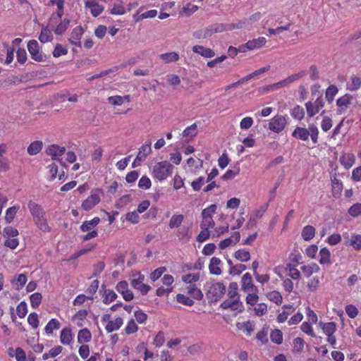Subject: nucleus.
Wrapping results in <instances>:
<instances>
[{
    "mask_svg": "<svg viewBox=\"0 0 361 361\" xmlns=\"http://www.w3.org/2000/svg\"><path fill=\"white\" fill-rule=\"evenodd\" d=\"M28 208L32 215L33 216L34 219L45 216V213L42 207L35 202H30L28 203Z\"/></svg>",
    "mask_w": 361,
    "mask_h": 361,
    "instance_id": "12",
    "label": "nucleus"
},
{
    "mask_svg": "<svg viewBox=\"0 0 361 361\" xmlns=\"http://www.w3.org/2000/svg\"><path fill=\"white\" fill-rule=\"evenodd\" d=\"M322 329L327 336H331L336 330V325L334 322H327L323 324Z\"/></svg>",
    "mask_w": 361,
    "mask_h": 361,
    "instance_id": "43",
    "label": "nucleus"
},
{
    "mask_svg": "<svg viewBox=\"0 0 361 361\" xmlns=\"http://www.w3.org/2000/svg\"><path fill=\"white\" fill-rule=\"evenodd\" d=\"M235 257L241 262H247L250 259V254L245 250H238L234 254Z\"/></svg>",
    "mask_w": 361,
    "mask_h": 361,
    "instance_id": "42",
    "label": "nucleus"
},
{
    "mask_svg": "<svg viewBox=\"0 0 361 361\" xmlns=\"http://www.w3.org/2000/svg\"><path fill=\"white\" fill-rule=\"evenodd\" d=\"M27 322L32 328L37 329L39 326L38 315L35 312H32L27 317Z\"/></svg>",
    "mask_w": 361,
    "mask_h": 361,
    "instance_id": "56",
    "label": "nucleus"
},
{
    "mask_svg": "<svg viewBox=\"0 0 361 361\" xmlns=\"http://www.w3.org/2000/svg\"><path fill=\"white\" fill-rule=\"evenodd\" d=\"M305 107L307 109V116L310 118L313 117L315 114H317L319 111V109L315 106V104L312 102H307L305 104Z\"/></svg>",
    "mask_w": 361,
    "mask_h": 361,
    "instance_id": "47",
    "label": "nucleus"
},
{
    "mask_svg": "<svg viewBox=\"0 0 361 361\" xmlns=\"http://www.w3.org/2000/svg\"><path fill=\"white\" fill-rule=\"evenodd\" d=\"M301 269L306 277H310L313 273H316L319 271V267L315 263H313L311 265L302 266Z\"/></svg>",
    "mask_w": 361,
    "mask_h": 361,
    "instance_id": "29",
    "label": "nucleus"
},
{
    "mask_svg": "<svg viewBox=\"0 0 361 361\" xmlns=\"http://www.w3.org/2000/svg\"><path fill=\"white\" fill-rule=\"evenodd\" d=\"M211 36V31L209 30V27L197 30L193 33V37L196 39H205Z\"/></svg>",
    "mask_w": 361,
    "mask_h": 361,
    "instance_id": "46",
    "label": "nucleus"
},
{
    "mask_svg": "<svg viewBox=\"0 0 361 361\" xmlns=\"http://www.w3.org/2000/svg\"><path fill=\"white\" fill-rule=\"evenodd\" d=\"M100 202V197L96 192H92L91 195L82 202V207L86 211L92 209L97 204Z\"/></svg>",
    "mask_w": 361,
    "mask_h": 361,
    "instance_id": "8",
    "label": "nucleus"
},
{
    "mask_svg": "<svg viewBox=\"0 0 361 361\" xmlns=\"http://www.w3.org/2000/svg\"><path fill=\"white\" fill-rule=\"evenodd\" d=\"M27 49L33 60L38 62L45 61V56L39 51V46L37 40H30L27 43Z\"/></svg>",
    "mask_w": 361,
    "mask_h": 361,
    "instance_id": "3",
    "label": "nucleus"
},
{
    "mask_svg": "<svg viewBox=\"0 0 361 361\" xmlns=\"http://www.w3.org/2000/svg\"><path fill=\"white\" fill-rule=\"evenodd\" d=\"M361 86V79L357 76H352L351 84L348 85V90L355 91L358 90Z\"/></svg>",
    "mask_w": 361,
    "mask_h": 361,
    "instance_id": "51",
    "label": "nucleus"
},
{
    "mask_svg": "<svg viewBox=\"0 0 361 361\" xmlns=\"http://www.w3.org/2000/svg\"><path fill=\"white\" fill-rule=\"evenodd\" d=\"M17 314L19 317L23 318L27 313V304L25 301H22L17 307Z\"/></svg>",
    "mask_w": 361,
    "mask_h": 361,
    "instance_id": "55",
    "label": "nucleus"
},
{
    "mask_svg": "<svg viewBox=\"0 0 361 361\" xmlns=\"http://www.w3.org/2000/svg\"><path fill=\"white\" fill-rule=\"evenodd\" d=\"M338 87L334 85H331L326 90L325 97L329 103H331L336 94L338 93Z\"/></svg>",
    "mask_w": 361,
    "mask_h": 361,
    "instance_id": "27",
    "label": "nucleus"
},
{
    "mask_svg": "<svg viewBox=\"0 0 361 361\" xmlns=\"http://www.w3.org/2000/svg\"><path fill=\"white\" fill-rule=\"evenodd\" d=\"M53 39V35L51 31L49 30L47 27H42L40 35L39 36V40L42 43H46L51 42Z\"/></svg>",
    "mask_w": 361,
    "mask_h": 361,
    "instance_id": "22",
    "label": "nucleus"
},
{
    "mask_svg": "<svg viewBox=\"0 0 361 361\" xmlns=\"http://www.w3.org/2000/svg\"><path fill=\"white\" fill-rule=\"evenodd\" d=\"M140 9L138 11V12H137L133 16L136 22H137L140 20H142L144 18H154L157 14V10H150V11H146L145 13H142L141 14H140Z\"/></svg>",
    "mask_w": 361,
    "mask_h": 361,
    "instance_id": "24",
    "label": "nucleus"
},
{
    "mask_svg": "<svg viewBox=\"0 0 361 361\" xmlns=\"http://www.w3.org/2000/svg\"><path fill=\"white\" fill-rule=\"evenodd\" d=\"M283 308L286 309L287 310L283 311L278 315L277 320L280 323L284 322L287 319L288 316L293 311V306L290 305H285Z\"/></svg>",
    "mask_w": 361,
    "mask_h": 361,
    "instance_id": "31",
    "label": "nucleus"
},
{
    "mask_svg": "<svg viewBox=\"0 0 361 361\" xmlns=\"http://www.w3.org/2000/svg\"><path fill=\"white\" fill-rule=\"evenodd\" d=\"M176 300L179 303L183 304L188 306H192L194 304V301L190 299L189 297L183 295V294H178L176 295Z\"/></svg>",
    "mask_w": 361,
    "mask_h": 361,
    "instance_id": "52",
    "label": "nucleus"
},
{
    "mask_svg": "<svg viewBox=\"0 0 361 361\" xmlns=\"http://www.w3.org/2000/svg\"><path fill=\"white\" fill-rule=\"evenodd\" d=\"M123 324V319L121 317L116 318L114 321H109L106 326V330L108 333L118 330Z\"/></svg>",
    "mask_w": 361,
    "mask_h": 361,
    "instance_id": "20",
    "label": "nucleus"
},
{
    "mask_svg": "<svg viewBox=\"0 0 361 361\" xmlns=\"http://www.w3.org/2000/svg\"><path fill=\"white\" fill-rule=\"evenodd\" d=\"M61 326L60 322L56 319H51L48 324L45 326V332L47 334H51L53 333L54 329H59Z\"/></svg>",
    "mask_w": 361,
    "mask_h": 361,
    "instance_id": "36",
    "label": "nucleus"
},
{
    "mask_svg": "<svg viewBox=\"0 0 361 361\" xmlns=\"http://www.w3.org/2000/svg\"><path fill=\"white\" fill-rule=\"evenodd\" d=\"M160 57L165 63L175 62L177 61L179 59V56L176 52L163 54L160 56Z\"/></svg>",
    "mask_w": 361,
    "mask_h": 361,
    "instance_id": "40",
    "label": "nucleus"
},
{
    "mask_svg": "<svg viewBox=\"0 0 361 361\" xmlns=\"http://www.w3.org/2000/svg\"><path fill=\"white\" fill-rule=\"evenodd\" d=\"M222 309L231 310H238V312H242L244 310V306L241 302L239 301V297L236 298L226 300L220 305Z\"/></svg>",
    "mask_w": 361,
    "mask_h": 361,
    "instance_id": "5",
    "label": "nucleus"
},
{
    "mask_svg": "<svg viewBox=\"0 0 361 361\" xmlns=\"http://www.w3.org/2000/svg\"><path fill=\"white\" fill-rule=\"evenodd\" d=\"M152 152L151 148V142L149 141L148 143L142 145L141 147L139 149V152L137 156L140 157L144 161L146 159L148 154H149Z\"/></svg>",
    "mask_w": 361,
    "mask_h": 361,
    "instance_id": "30",
    "label": "nucleus"
},
{
    "mask_svg": "<svg viewBox=\"0 0 361 361\" xmlns=\"http://www.w3.org/2000/svg\"><path fill=\"white\" fill-rule=\"evenodd\" d=\"M350 245L355 249L360 250L361 249V235H356L352 236V240L350 242Z\"/></svg>",
    "mask_w": 361,
    "mask_h": 361,
    "instance_id": "64",
    "label": "nucleus"
},
{
    "mask_svg": "<svg viewBox=\"0 0 361 361\" xmlns=\"http://www.w3.org/2000/svg\"><path fill=\"white\" fill-rule=\"evenodd\" d=\"M66 151L64 147H59L57 145H51L46 149V153L52 157V159H56V157L62 156Z\"/></svg>",
    "mask_w": 361,
    "mask_h": 361,
    "instance_id": "11",
    "label": "nucleus"
},
{
    "mask_svg": "<svg viewBox=\"0 0 361 361\" xmlns=\"http://www.w3.org/2000/svg\"><path fill=\"white\" fill-rule=\"evenodd\" d=\"M30 299L31 306L37 308L42 302V296L40 293H35L30 296Z\"/></svg>",
    "mask_w": 361,
    "mask_h": 361,
    "instance_id": "48",
    "label": "nucleus"
},
{
    "mask_svg": "<svg viewBox=\"0 0 361 361\" xmlns=\"http://www.w3.org/2000/svg\"><path fill=\"white\" fill-rule=\"evenodd\" d=\"M291 116L299 121H301L305 116V111L302 107L296 105L291 111Z\"/></svg>",
    "mask_w": 361,
    "mask_h": 361,
    "instance_id": "41",
    "label": "nucleus"
},
{
    "mask_svg": "<svg viewBox=\"0 0 361 361\" xmlns=\"http://www.w3.org/2000/svg\"><path fill=\"white\" fill-rule=\"evenodd\" d=\"M246 269H247V267L245 264H238L235 266H232V267L230 268L229 274L240 275Z\"/></svg>",
    "mask_w": 361,
    "mask_h": 361,
    "instance_id": "54",
    "label": "nucleus"
},
{
    "mask_svg": "<svg viewBox=\"0 0 361 361\" xmlns=\"http://www.w3.org/2000/svg\"><path fill=\"white\" fill-rule=\"evenodd\" d=\"M355 157L352 153H345L340 157L341 164L346 169H350L355 163Z\"/></svg>",
    "mask_w": 361,
    "mask_h": 361,
    "instance_id": "14",
    "label": "nucleus"
},
{
    "mask_svg": "<svg viewBox=\"0 0 361 361\" xmlns=\"http://www.w3.org/2000/svg\"><path fill=\"white\" fill-rule=\"evenodd\" d=\"M69 23H70L69 20L64 19L55 28L54 32L58 35H61L68 29Z\"/></svg>",
    "mask_w": 361,
    "mask_h": 361,
    "instance_id": "45",
    "label": "nucleus"
},
{
    "mask_svg": "<svg viewBox=\"0 0 361 361\" xmlns=\"http://www.w3.org/2000/svg\"><path fill=\"white\" fill-rule=\"evenodd\" d=\"M144 279V276L140 274L137 279H134L131 281L132 286L134 288L139 290L143 295H146L151 288L149 286L142 283Z\"/></svg>",
    "mask_w": 361,
    "mask_h": 361,
    "instance_id": "7",
    "label": "nucleus"
},
{
    "mask_svg": "<svg viewBox=\"0 0 361 361\" xmlns=\"http://www.w3.org/2000/svg\"><path fill=\"white\" fill-rule=\"evenodd\" d=\"M319 256H320V259H319L320 264H329L331 262V261H330L331 253H330V251L326 247H324V248L321 249V250L319 251Z\"/></svg>",
    "mask_w": 361,
    "mask_h": 361,
    "instance_id": "33",
    "label": "nucleus"
},
{
    "mask_svg": "<svg viewBox=\"0 0 361 361\" xmlns=\"http://www.w3.org/2000/svg\"><path fill=\"white\" fill-rule=\"evenodd\" d=\"M228 23H216L209 26V30L211 31V35H212L214 33L222 32L224 31H228L227 29Z\"/></svg>",
    "mask_w": 361,
    "mask_h": 361,
    "instance_id": "35",
    "label": "nucleus"
},
{
    "mask_svg": "<svg viewBox=\"0 0 361 361\" xmlns=\"http://www.w3.org/2000/svg\"><path fill=\"white\" fill-rule=\"evenodd\" d=\"M184 219V216L182 214L173 215L171 218L169 224V226L171 228H177L180 226Z\"/></svg>",
    "mask_w": 361,
    "mask_h": 361,
    "instance_id": "37",
    "label": "nucleus"
},
{
    "mask_svg": "<svg viewBox=\"0 0 361 361\" xmlns=\"http://www.w3.org/2000/svg\"><path fill=\"white\" fill-rule=\"evenodd\" d=\"M117 298V294L111 290H106L104 291V297L103 302L104 304H109Z\"/></svg>",
    "mask_w": 361,
    "mask_h": 361,
    "instance_id": "50",
    "label": "nucleus"
},
{
    "mask_svg": "<svg viewBox=\"0 0 361 361\" xmlns=\"http://www.w3.org/2000/svg\"><path fill=\"white\" fill-rule=\"evenodd\" d=\"M345 312L350 318H355L358 314L357 308L353 305H348L345 307Z\"/></svg>",
    "mask_w": 361,
    "mask_h": 361,
    "instance_id": "62",
    "label": "nucleus"
},
{
    "mask_svg": "<svg viewBox=\"0 0 361 361\" xmlns=\"http://www.w3.org/2000/svg\"><path fill=\"white\" fill-rule=\"evenodd\" d=\"M292 136L302 141H307L309 139L310 131L305 128L296 127L292 133Z\"/></svg>",
    "mask_w": 361,
    "mask_h": 361,
    "instance_id": "13",
    "label": "nucleus"
},
{
    "mask_svg": "<svg viewBox=\"0 0 361 361\" xmlns=\"http://www.w3.org/2000/svg\"><path fill=\"white\" fill-rule=\"evenodd\" d=\"M192 51L195 53L200 54L201 56L206 57V58H212L214 56L215 53L214 51L209 49L206 48L201 45H195L192 47Z\"/></svg>",
    "mask_w": 361,
    "mask_h": 361,
    "instance_id": "15",
    "label": "nucleus"
},
{
    "mask_svg": "<svg viewBox=\"0 0 361 361\" xmlns=\"http://www.w3.org/2000/svg\"><path fill=\"white\" fill-rule=\"evenodd\" d=\"M242 288L244 290L257 292V288L252 283V276L249 273L245 274L242 277Z\"/></svg>",
    "mask_w": 361,
    "mask_h": 361,
    "instance_id": "10",
    "label": "nucleus"
},
{
    "mask_svg": "<svg viewBox=\"0 0 361 361\" xmlns=\"http://www.w3.org/2000/svg\"><path fill=\"white\" fill-rule=\"evenodd\" d=\"M68 53V49L64 48L61 44H56L53 51V56L56 58L61 56V55H66Z\"/></svg>",
    "mask_w": 361,
    "mask_h": 361,
    "instance_id": "57",
    "label": "nucleus"
},
{
    "mask_svg": "<svg viewBox=\"0 0 361 361\" xmlns=\"http://www.w3.org/2000/svg\"><path fill=\"white\" fill-rule=\"evenodd\" d=\"M60 341L64 345H68L72 341L71 329L64 328L61 331Z\"/></svg>",
    "mask_w": 361,
    "mask_h": 361,
    "instance_id": "21",
    "label": "nucleus"
},
{
    "mask_svg": "<svg viewBox=\"0 0 361 361\" xmlns=\"http://www.w3.org/2000/svg\"><path fill=\"white\" fill-rule=\"evenodd\" d=\"M286 123V119L284 116L277 115L271 119L269 123V128L271 131L279 133L284 129Z\"/></svg>",
    "mask_w": 361,
    "mask_h": 361,
    "instance_id": "4",
    "label": "nucleus"
},
{
    "mask_svg": "<svg viewBox=\"0 0 361 361\" xmlns=\"http://www.w3.org/2000/svg\"><path fill=\"white\" fill-rule=\"evenodd\" d=\"M353 96L350 94H345L339 97L336 100V105L338 106L337 114H341L346 111L350 104L352 102Z\"/></svg>",
    "mask_w": 361,
    "mask_h": 361,
    "instance_id": "6",
    "label": "nucleus"
},
{
    "mask_svg": "<svg viewBox=\"0 0 361 361\" xmlns=\"http://www.w3.org/2000/svg\"><path fill=\"white\" fill-rule=\"evenodd\" d=\"M173 166L166 161L157 163L153 169V173L155 178L163 180L171 175Z\"/></svg>",
    "mask_w": 361,
    "mask_h": 361,
    "instance_id": "1",
    "label": "nucleus"
},
{
    "mask_svg": "<svg viewBox=\"0 0 361 361\" xmlns=\"http://www.w3.org/2000/svg\"><path fill=\"white\" fill-rule=\"evenodd\" d=\"M310 135L312 142L315 144L317 142L319 131L317 127L314 124H310L309 126Z\"/></svg>",
    "mask_w": 361,
    "mask_h": 361,
    "instance_id": "60",
    "label": "nucleus"
},
{
    "mask_svg": "<svg viewBox=\"0 0 361 361\" xmlns=\"http://www.w3.org/2000/svg\"><path fill=\"white\" fill-rule=\"evenodd\" d=\"M152 183L150 179L146 176H142L138 183V187L142 190L149 189L151 187Z\"/></svg>",
    "mask_w": 361,
    "mask_h": 361,
    "instance_id": "59",
    "label": "nucleus"
},
{
    "mask_svg": "<svg viewBox=\"0 0 361 361\" xmlns=\"http://www.w3.org/2000/svg\"><path fill=\"white\" fill-rule=\"evenodd\" d=\"M43 148V142L40 140H36L30 143L27 147V152L28 154L33 156L38 154Z\"/></svg>",
    "mask_w": 361,
    "mask_h": 361,
    "instance_id": "17",
    "label": "nucleus"
},
{
    "mask_svg": "<svg viewBox=\"0 0 361 361\" xmlns=\"http://www.w3.org/2000/svg\"><path fill=\"white\" fill-rule=\"evenodd\" d=\"M293 352L294 353L300 354L303 350L305 341L300 337H297L293 340Z\"/></svg>",
    "mask_w": 361,
    "mask_h": 361,
    "instance_id": "28",
    "label": "nucleus"
},
{
    "mask_svg": "<svg viewBox=\"0 0 361 361\" xmlns=\"http://www.w3.org/2000/svg\"><path fill=\"white\" fill-rule=\"evenodd\" d=\"M83 33H84V30L82 27V26H78V27H75L71 32V35L69 39L70 42L72 44H75V45L80 47H81L80 39H81V37L83 35Z\"/></svg>",
    "mask_w": 361,
    "mask_h": 361,
    "instance_id": "9",
    "label": "nucleus"
},
{
    "mask_svg": "<svg viewBox=\"0 0 361 361\" xmlns=\"http://www.w3.org/2000/svg\"><path fill=\"white\" fill-rule=\"evenodd\" d=\"M108 101L111 104L120 106L124 103L125 101H130V96L126 95L124 97L121 96H111L108 98Z\"/></svg>",
    "mask_w": 361,
    "mask_h": 361,
    "instance_id": "26",
    "label": "nucleus"
},
{
    "mask_svg": "<svg viewBox=\"0 0 361 361\" xmlns=\"http://www.w3.org/2000/svg\"><path fill=\"white\" fill-rule=\"evenodd\" d=\"M270 338L272 342L276 344H281L283 342V333L279 329H274L271 332Z\"/></svg>",
    "mask_w": 361,
    "mask_h": 361,
    "instance_id": "38",
    "label": "nucleus"
},
{
    "mask_svg": "<svg viewBox=\"0 0 361 361\" xmlns=\"http://www.w3.org/2000/svg\"><path fill=\"white\" fill-rule=\"evenodd\" d=\"M92 335L89 329L87 328L79 331L78 334V342L79 343H87L91 341Z\"/></svg>",
    "mask_w": 361,
    "mask_h": 361,
    "instance_id": "19",
    "label": "nucleus"
},
{
    "mask_svg": "<svg viewBox=\"0 0 361 361\" xmlns=\"http://www.w3.org/2000/svg\"><path fill=\"white\" fill-rule=\"evenodd\" d=\"M240 172V169L238 168L236 169V170H228L225 174H224L221 179L223 180H231L235 178V176H237Z\"/></svg>",
    "mask_w": 361,
    "mask_h": 361,
    "instance_id": "61",
    "label": "nucleus"
},
{
    "mask_svg": "<svg viewBox=\"0 0 361 361\" xmlns=\"http://www.w3.org/2000/svg\"><path fill=\"white\" fill-rule=\"evenodd\" d=\"M301 235L305 240H310L315 235V228L312 226H306L302 228Z\"/></svg>",
    "mask_w": 361,
    "mask_h": 361,
    "instance_id": "23",
    "label": "nucleus"
},
{
    "mask_svg": "<svg viewBox=\"0 0 361 361\" xmlns=\"http://www.w3.org/2000/svg\"><path fill=\"white\" fill-rule=\"evenodd\" d=\"M226 292V286L224 283L218 282L212 284L208 290L207 297L212 301H217L221 298Z\"/></svg>",
    "mask_w": 361,
    "mask_h": 361,
    "instance_id": "2",
    "label": "nucleus"
},
{
    "mask_svg": "<svg viewBox=\"0 0 361 361\" xmlns=\"http://www.w3.org/2000/svg\"><path fill=\"white\" fill-rule=\"evenodd\" d=\"M35 221L37 227L42 231L49 232L50 231V227L47 224V219L44 216L35 219Z\"/></svg>",
    "mask_w": 361,
    "mask_h": 361,
    "instance_id": "39",
    "label": "nucleus"
},
{
    "mask_svg": "<svg viewBox=\"0 0 361 361\" xmlns=\"http://www.w3.org/2000/svg\"><path fill=\"white\" fill-rule=\"evenodd\" d=\"M266 39L264 37H260L257 39L248 41L245 44V47L249 50H252L255 48L261 47L266 43Z\"/></svg>",
    "mask_w": 361,
    "mask_h": 361,
    "instance_id": "18",
    "label": "nucleus"
},
{
    "mask_svg": "<svg viewBox=\"0 0 361 361\" xmlns=\"http://www.w3.org/2000/svg\"><path fill=\"white\" fill-rule=\"evenodd\" d=\"M267 297L270 301H272L276 305H281L282 303L283 298L279 291H271L267 293Z\"/></svg>",
    "mask_w": 361,
    "mask_h": 361,
    "instance_id": "34",
    "label": "nucleus"
},
{
    "mask_svg": "<svg viewBox=\"0 0 361 361\" xmlns=\"http://www.w3.org/2000/svg\"><path fill=\"white\" fill-rule=\"evenodd\" d=\"M228 296L231 299L239 297L238 293V283L236 282H232L230 283L228 287Z\"/></svg>",
    "mask_w": 361,
    "mask_h": 361,
    "instance_id": "53",
    "label": "nucleus"
},
{
    "mask_svg": "<svg viewBox=\"0 0 361 361\" xmlns=\"http://www.w3.org/2000/svg\"><path fill=\"white\" fill-rule=\"evenodd\" d=\"M221 261L219 258L213 257L210 260V264L209 265V272L212 274L214 275H220L221 274V269L219 267V265L221 264Z\"/></svg>",
    "mask_w": 361,
    "mask_h": 361,
    "instance_id": "16",
    "label": "nucleus"
},
{
    "mask_svg": "<svg viewBox=\"0 0 361 361\" xmlns=\"http://www.w3.org/2000/svg\"><path fill=\"white\" fill-rule=\"evenodd\" d=\"M100 219L99 217H94L91 221H86L80 226L82 231L85 232L91 230L93 227L99 224Z\"/></svg>",
    "mask_w": 361,
    "mask_h": 361,
    "instance_id": "25",
    "label": "nucleus"
},
{
    "mask_svg": "<svg viewBox=\"0 0 361 361\" xmlns=\"http://www.w3.org/2000/svg\"><path fill=\"white\" fill-rule=\"evenodd\" d=\"M188 293L191 295V296L196 300H202L203 298V294L202 291L197 288L195 285H190L188 288Z\"/></svg>",
    "mask_w": 361,
    "mask_h": 361,
    "instance_id": "32",
    "label": "nucleus"
},
{
    "mask_svg": "<svg viewBox=\"0 0 361 361\" xmlns=\"http://www.w3.org/2000/svg\"><path fill=\"white\" fill-rule=\"evenodd\" d=\"M348 213L353 216H357L361 214V204L356 203L352 205L349 210Z\"/></svg>",
    "mask_w": 361,
    "mask_h": 361,
    "instance_id": "63",
    "label": "nucleus"
},
{
    "mask_svg": "<svg viewBox=\"0 0 361 361\" xmlns=\"http://www.w3.org/2000/svg\"><path fill=\"white\" fill-rule=\"evenodd\" d=\"M18 209H19L18 206H13V207H9L6 210L5 219L8 223H11L13 220Z\"/></svg>",
    "mask_w": 361,
    "mask_h": 361,
    "instance_id": "49",
    "label": "nucleus"
},
{
    "mask_svg": "<svg viewBox=\"0 0 361 361\" xmlns=\"http://www.w3.org/2000/svg\"><path fill=\"white\" fill-rule=\"evenodd\" d=\"M306 75L305 71H302L298 73L293 74L288 77H287L286 79L283 80L286 86L300 79L303 76Z\"/></svg>",
    "mask_w": 361,
    "mask_h": 361,
    "instance_id": "44",
    "label": "nucleus"
},
{
    "mask_svg": "<svg viewBox=\"0 0 361 361\" xmlns=\"http://www.w3.org/2000/svg\"><path fill=\"white\" fill-rule=\"evenodd\" d=\"M197 125L196 123H193L192 125H191L190 126L186 128L182 135L183 137H188V136H191V137H194L197 134Z\"/></svg>",
    "mask_w": 361,
    "mask_h": 361,
    "instance_id": "58",
    "label": "nucleus"
}]
</instances>
